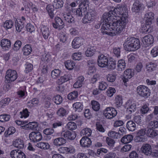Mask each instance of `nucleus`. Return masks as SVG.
Wrapping results in <instances>:
<instances>
[{"label": "nucleus", "mask_w": 158, "mask_h": 158, "mask_svg": "<svg viewBox=\"0 0 158 158\" xmlns=\"http://www.w3.org/2000/svg\"><path fill=\"white\" fill-rule=\"evenodd\" d=\"M38 99L36 98L33 99L28 102V105L30 104L31 106H37L39 103Z\"/></svg>", "instance_id": "e2e57ef3"}, {"label": "nucleus", "mask_w": 158, "mask_h": 158, "mask_svg": "<svg viewBox=\"0 0 158 158\" xmlns=\"http://www.w3.org/2000/svg\"><path fill=\"white\" fill-rule=\"evenodd\" d=\"M66 113V111L65 109L63 108H60L56 112L57 114L60 117H63L65 115Z\"/></svg>", "instance_id": "052dcab7"}, {"label": "nucleus", "mask_w": 158, "mask_h": 158, "mask_svg": "<svg viewBox=\"0 0 158 158\" xmlns=\"http://www.w3.org/2000/svg\"><path fill=\"white\" fill-rule=\"evenodd\" d=\"M96 50L95 46H91L88 48L85 51V54L87 56L91 57L94 54Z\"/></svg>", "instance_id": "c85d7f7f"}, {"label": "nucleus", "mask_w": 158, "mask_h": 158, "mask_svg": "<svg viewBox=\"0 0 158 158\" xmlns=\"http://www.w3.org/2000/svg\"><path fill=\"white\" fill-rule=\"evenodd\" d=\"M92 131L91 129L89 128H85L82 130L81 132V134L85 135V136L87 137L91 135Z\"/></svg>", "instance_id": "6e6d98bb"}, {"label": "nucleus", "mask_w": 158, "mask_h": 158, "mask_svg": "<svg viewBox=\"0 0 158 158\" xmlns=\"http://www.w3.org/2000/svg\"><path fill=\"white\" fill-rule=\"evenodd\" d=\"M156 64L152 62L148 63L146 64V69L148 72H152L155 70L156 67Z\"/></svg>", "instance_id": "7c9ffc66"}, {"label": "nucleus", "mask_w": 158, "mask_h": 158, "mask_svg": "<svg viewBox=\"0 0 158 158\" xmlns=\"http://www.w3.org/2000/svg\"><path fill=\"white\" fill-rule=\"evenodd\" d=\"M53 100L57 105L60 104L63 101L62 97L59 95L56 96L53 98Z\"/></svg>", "instance_id": "4d7b16f0"}, {"label": "nucleus", "mask_w": 158, "mask_h": 158, "mask_svg": "<svg viewBox=\"0 0 158 158\" xmlns=\"http://www.w3.org/2000/svg\"><path fill=\"white\" fill-rule=\"evenodd\" d=\"M51 59V57L49 54H44L42 55L41 58L40 64L45 67V65L47 64Z\"/></svg>", "instance_id": "b1692460"}, {"label": "nucleus", "mask_w": 158, "mask_h": 158, "mask_svg": "<svg viewBox=\"0 0 158 158\" xmlns=\"http://www.w3.org/2000/svg\"><path fill=\"white\" fill-rule=\"evenodd\" d=\"M108 135L109 136L114 139H119L121 136L119 133L115 131L109 132Z\"/></svg>", "instance_id": "ea45409f"}, {"label": "nucleus", "mask_w": 158, "mask_h": 158, "mask_svg": "<svg viewBox=\"0 0 158 158\" xmlns=\"http://www.w3.org/2000/svg\"><path fill=\"white\" fill-rule=\"evenodd\" d=\"M41 31L43 38L45 40L48 39L50 34L49 28L46 27H43L41 29Z\"/></svg>", "instance_id": "393cba45"}, {"label": "nucleus", "mask_w": 158, "mask_h": 158, "mask_svg": "<svg viewBox=\"0 0 158 158\" xmlns=\"http://www.w3.org/2000/svg\"><path fill=\"white\" fill-rule=\"evenodd\" d=\"M27 128H29L32 130H34L38 127V124L36 122H30L25 126Z\"/></svg>", "instance_id": "09e8293b"}, {"label": "nucleus", "mask_w": 158, "mask_h": 158, "mask_svg": "<svg viewBox=\"0 0 158 158\" xmlns=\"http://www.w3.org/2000/svg\"><path fill=\"white\" fill-rule=\"evenodd\" d=\"M52 26L55 29L60 30L64 27V24L62 19L58 17L55 18V22L52 23Z\"/></svg>", "instance_id": "1a4fd4ad"}, {"label": "nucleus", "mask_w": 158, "mask_h": 158, "mask_svg": "<svg viewBox=\"0 0 158 158\" xmlns=\"http://www.w3.org/2000/svg\"><path fill=\"white\" fill-rule=\"evenodd\" d=\"M126 126L127 129L130 131H133L136 128V125L135 123L132 120H130L127 122Z\"/></svg>", "instance_id": "bb28decb"}, {"label": "nucleus", "mask_w": 158, "mask_h": 158, "mask_svg": "<svg viewBox=\"0 0 158 158\" xmlns=\"http://www.w3.org/2000/svg\"><path fill=\"white\" fill-rule=\"evenodd\" d=\"M37 146L38 148L44 149H48L50 148V145L48 143L43 142L38 143Z\"/></svg>", "instance_id": "37998d69"}, {"label": "nucleus", "mask_w": 158, "mask_h": 158, "mask_svg": "<svg viewBox=\"0 0 158 158\" xmlns=\"http://www.w3.org/2000/svg\"><path fill=\"white\" fill-rule=\"evenodd\" d=\"M133 137L131 135H125L122 137L121 140V142L124 144L128 143L133 139Z\"/></svg>", "instance_id": "2f4dec72"}, {"label": "nucleus", "mask_w": 158, "mask_h": 158, "mask_svg": "<svg viewBox=\"0 0 158 158\" xmlns=\"http://www.w3.org/2000/svg\"><path fill=\"white\" fill-rule=\"evenodd\" d=\"M63 3L62 0H54L52 6L56 9H59L63 6Z\"/></svg>", "instance_id": "4c0bfd02"}, {"label": "nucleus", "mask_w": 158, "mask_h": 158, "mask_svg": "<svg viewBox=\"0 0 158 158\" xmlns=\"http://www.w3.org/2000/svg\"><path fill=\"white\" fill-rule=\"evenodd\" d=\"M151 24H149L148 23L146 22L145 24L142 26L141 28L142 32V33H146L149 32L151 31L150 29V25Z\"/></svg>", "instance_id": "79ce46f5"}, {"label": "nucleus", "mask_w": 158, "mask_h": 158, "mask_svg": "<svg viewBox=\"0 0 158 158\" xmlns=\"http://www.w3.org/2000/svg\"><path fill=\"white\" fill-rule=\"evenodd\" d=\"M12 158H26V156L23 152L18 149L12 150L10 153Z\"/></svg>", "instance_id": "4468645a"}, {"label": "nucleus", "mask_w": 158, "mask_h": 158, "mask_svg": "<svg viewBox=\"0 0 158 158\" xmlns=\"http://www.w3.org/2000/svg\"><path fill=\"white\" fill-rule=\"evenodd\" d=\"M60 71L58 69H55L51 72V76L54 79H56L60 76Z\"/></svg>", "instance_id": "603ef678"}, {"label": "nucleus", "mask_w": 158, "mask_h": 158, "mask_svg": "<svg viewBox=\"0 0 158 158\" xmlns=\"http://www.w3.org/2000/svg\"><path fill=\"white\" fill-rule=\"evenodd\" d=\"M127 107L126 113L128 114H131L134 112L136 110L135 104L130 100L128 101L126 103Z\"/></svg>", "instance_id": "dca6fc26"}, {"label": "nucleus", "mask_w": 158, "mask_h": 158, "mask_svg": "<svg viewBox=\"0 0 158 158\" xmlns=\"http://www.w3.org/2000/svg\"><path fill=\"white\" fill-rule=\"evenodd\" d=\"M125 50L128 51H134L139 49L140 44L139 40L134 37H128L123 44Z\"/></svg>", "instance_id": "7ed1b4c3"}, {"label": "nucleus", "mask_w": 158, "mask_h": 158, "mask_svg": "<svg viewBox=\"0 0 158 158\" xmlns=\"http://www.w3.org/2000/svg\"><path fill=\"white\" fill-rule=\"evenodd\" d=\"M84 39L81 37H76L73 39L72 42V46L74 48H79L82 44Z\"/></svg>", "instance_id": "a211bd4d"}, {"label": "nucleus", "mask_w": 158, "mask_h": 158, "mask_svg": "<svg viewBox=\"0 0 158 158\" xmlns=\"http://www.w3.org/2000/svg\"><path fill=\"white\" fill-rule=\"evenodd\" d=\"M13 145L15 147L20 149L24 147L23 141L20 139H16L13 141Z\"/></svg>", "instance_id": "a878e982"}, {"label": "nucleus", "mask_w": 158, "mask_h": 158, "mask_svg": "<svg viewBox=\"0 0 158 158\" xmlns=\"http://www.w3.org/2000/svg\"><path fill=\"white\" fill-rule=\"evenodd\" d=\"M147 136L152 139L156 138L158 136V130L148 128L146 131Z\"/></svg>", "instance_id": "6ab92c4d"}, {"label": "nucleus", "mask_w": 158, "mask_h": 158, "mask_svg": "<svg viewBox=\"0 0 158 158\" xmlns=\"http://www.w3.org/2000/svg\"><path fill=\"white\" fill-rule=\"evenodd\" d=\"M13 25V23L11 20H7L3 25L4 27L6 30L11 28Z\"/></svg>", "instance_id": "3c124183"}, {"label": "nucleus", "mask_w": 158, "mask_h": 158, "mask_svg": "<svg viewBox=\"0 0 158 158\" xmlns=\"http://www.w3.org/2000/svg\"><path fill=\"white\" fill-rule=\"evenodd\" d=\"M116 62L113 59H110L108 61L107 65V68L110 69H114L116 67Z\"/></svg>", "instance_id": "e433bc0d"}, {"label": "nucleus", "mask_w": 158, "mask_h": 158, "mask_svg": "<svg viewBox=\"0 0 158 158\" xmlns=\"http://www.w3.org/2000/svg\"><path fill=\"white\" fill-rule=\"evenodd\" d=\"M86 15L85 14V16L83 19V23H90V21H93L94 18V17L92 16L90 14L86 12Z\"/></svg>", "instance_id": "72a5a7b5"}, {"label": "nucleus", "mask_w": 158, "mask_h": 158, "mask_svg": "<svg viewBox=\"0 0 158 158\" xmlns=\"http://www.w3.org/2000/svg\"><path fill=\"white\" fill-rule=\"evenodd\" d=\"M91 105L92 109L95 111H97L100 109V104L97 101H92L91 102Z\"/></svg>", "instance_id": "49530a36"}, {"label": "nucleus", "mask_w": 158, "mask_h": 158, "mask_svg": "<svg viewBox=\"0 0 158 158\" xmlns=\"http://www.w3.org/2000/svg\"><path fill=\"white\" fill-rule=\"evenodd\" d=\"M154 14L150 12L145 14L144 19L146 20V22L148 23L149 24H151L152 20L154 19Z\"/></svg>", "instance_id": "cd10ccee"}, {"label": "nucleus", "mask_w": 158, "mask_h": 158, "mask_svg": "<svg viewBox=\"0 0 158 158\" xmlns=\"http://www.w3.org/2000/svg\"><path fill=\"white\" fill-rule=\"evenodd\" d=\"M1 44L3 49L7 50L10 48L11 43L10 40L3 39L1 41Z\"/></svg>", "instance_id": "4be33fe9"}, {"label": "nucleus", "mask_w": 158, "mask_h": 158, "mask_svg": "<svg viewBox=\"0 0 158 158\" xmlns=\"http://www.w3.org/2000/svg\"><path fill=\"white\" fill-rule=\"evenodd\" d=\"M148 126L150 128L155 129L158 127V121L156 120L152 121L149 122Z\"/></svg>", "instance_id": "bf43d9fd"}, {"label": "nucleus", "mask_w": 158, "mask_h": 158, "mask_svg": "<svg viewBox=\"0 0 158 158\" xmlns=\"http://www.w3.org/2000/svg\"><path fill=\"white\" fill-rule=\"evenodd\" d=\"M84 78L83 76H80L78 78L77 80L74 83L73 87L74 88H77L82 86L83 84Z\"/></svg>", "instance_id": "c756f323"}, {"label": "nucleus", "mask_w": 158, "mask_h": 158, "mask_svg": "<svg viewBox=\"0 0 158 158\" xmlns=\"http://www.w3.org/2000/svg\"><path fill=\"white\" fill-rule=\"evenodd\" d=\"M66 142V139L61 137L55 139L53 143L55 146L59 147L65 144Z\"/></svg>", "instance_id": "5701e85b"}, {"label": "nucleus", "mask_w": 158, "mask_h": 158, "mask_svg": "<svg viewBox=\"0 0 158 158\" xmlns=\"http://www.w3.org/2000/svg\"><path fill=\"white\" fill-rule=\"evenodd\" d=\"M144 9L143 4L138 1H136L133 5L131 10L133 12L135 13L140 12Z\"/></svg>", "instance_id": "9b49d317"}, {"label": "nucleus", "mask_w": 158, "mask_h": 158, "mask_svg": "<svg viewBox=\"0 0 158 158\" xmlns=\"http://www.w3.org/2000/svg\"><path fill=\"white\" fill-rule=\"evenodd\" d=\"M108 60L107 57L103 54L98 56V64L100 67L104 68L107 66Z\"/></svg>", "instance_id": "9d476101"}, {"label": "nucleus", "mask_w": 158, "mask_h": 158, "mask_svg": "<svg viewBox=\"0 0 158 158\" xmlns=\"http://www.w3.org/2000/svg\"><path fill=\"white\" fill-rule=\"evenodd\" d=\"M89 8V5L85 4V5L79 4V8L77 9L74 12L77 16L82 17L85 15L87 10Z\"/></svg>", "instance_id": "0eeeda50"}, {"label": "nucleus", "mask_w": 158, "mask_h": 158, "mask_svg": "<svg viewBox=\"0 0 158 158\" xmlns=\"http://www.w3.org/2000/svg\"><path fill=\"white\" fill-rule=\"evenodd\" d=\"M58 150L60 152L62 153H73L75 152V149L72 146H69L68 147H61L59 148Z\"/></svg>", "instance_id": "aec40b11"}, {"label": "nucleus", "mask_w": 158, "mask_h": 158, "mask_svg": "<svg viewBox=\"0 0 158 158\" xmlns=\"http://www.w3.org/2000/svg\"><path fill=\"white\" fill-rule=\"evenodd\" d=\"M118 71H123L124 70L126 67V63L123 60H120L118 62Z\"/></svg>", "instance_id": "473e14b6"}, {"label": "nucleus", "mask_w": 158, "mask_h": 158, "mask_svg": "<svg viewBox=\"0 0 158 158\" xmlns=\"http://www.w3.org/2000/svg\"><path fill=\"white\" fill-rule=\"evenodd\" d=\"M137 94L140 97L146 98L150 95V90L146 86L141 85L137 87L136 89Z\"/></svg>", "instance_id": "20e7f679"}, {"label": "nucleus", "mask_w": 158, "mask_h": 158, "mask_svg": "<svg viewBox=\"0 0 158 158\" xmlns=\"http://www.w3.org/2000/svg\"><path fill=\"white\" fill-rule=\"evenodd\" d=\"M52 6L48 5L46 7V9L48 13V14L51 19H52L54 15V13L53 12V9L52 8Z\"/></svg>", "instance_id": "13d9d810"}, {"label": "nucleus", "mask_w": 158, "mask_h": 158, "mask_svg": "<svg viewBox=\"0 0 158 158\" xmlns=\"http://www.w3.org/2000/svg\"><path fill=\"white\" fill-rule=\"evenodd\" d=\"M142 40L146 47L150 45L154 42L153 37L151 35L145 36L142 39Z\"/></svg>", "instance_id": "2eb2a0df"}, {"label": "nucleus", "mask_w": 158, "mask_h": 158, "mask_svg": "<svg viewBox=\"0 0 158 158\" xmlns=\"http://www.w3.org/2000/svg\"><path fill=\"white\" fill-rule=\"evenodd\" d=\"M128 10L126 5H121L118 6L117 8H114L108 12H105L102 15V20L107 19V20H110L113 19L114 16L115 17L121 15L120 18L124 17L127 19Z\"/></svg>", "instance_id": "f03ea898"}, {"label": "nucleus", "mask_w": 158, "mask_h": 158, "mask_svg": "<svg viewBox=\"0 0 158 158\" xmlns=\"http://www.w3.org/2000/svg\"><path fill=\"white\" fill-rule=\"evenodd\" d=\"M149 110V108L147 105H145L143 106L140 109V113L142 114H145L148 112Z\"/></svg>", "instance_id": "774afa93"}, {"label": "nucleus", "mask_w": 158, "mask_h": 158, "mask_svg": "<svg viewBox=\"0 0 158 158\" xmlns=\"http://www.w3.org/2000/svg\"><path fill=\"white\" fill-rule=\"evenodd\" d=\"M65 64L66 68L70 70L73 69V66L75 65L74 63L70 60H67L65 63Z\"/></svg>", "instance_id": "de8ad7c7"}, {"label": "nucleus", "mask_w": 158, "mask_h": 158, "mask_svg": "<svg viewBox=\"0 0 158 158\" xmlns=\"http://www.w3.org/2000/svg\"><path fill=\"white\" fill-rule=\"evenodd\" d=\"M24 22L22 21L15 22V27L16 30L19 32L21 31V29L24 27Z\"/></svg>", "instance_id": "c03bdc74"}, {"label": "nucleus", "mask_w": 158, "mask_h": 158, "mask_svg": "<svg viewBox=\"0 0 158 158\" xmlns=\"http://www.w3.org/2000/svg\"><path fill=\"white\" fill-rule=\"evenodd\" d=\"M73 107L75 109V110H78L79 112L81 111L83 108L82 104L80 102H76L73 104Z\"/></svg>", "instance_id": "8fccbe9b"}, {"label": "nucleus", "mask_w": 158, "mask_h": 158, "mask_svg": "<svg viewBox=\"0 0 158 158\" xmlns=\"http://www.w3.org/2000/svg\"><path fill=\"white\" fill-rule=\"evenodd\" d=\"M117 112L113 107H109L106 108L103 111V114L107 119H111L116 116Z\"/></svg>", "instance_id": "423d86ee"}, {"label": "nucleus", "mask_w": 158, "mask_h": 158, "mask_svg": "<svg viewBox=\"0 0 158 158\" xmlns=\"http://www.w3.org/2000/svg\"><path fill=\"white\" fill-rule=\"evenodd\" d=\"M78 92L76 91L72 92L68 94V98L70 100H72L76 98L78 96Z\"/></svg>", "instance_id": "a18cd8bd"}, {"label": "nucleus", "mask_w": 158, "mask_h": 158, "mask_svg": "<svg viewBox=\"0 0 158 158\" xmlns=\"http://www.w3.org/2000/svg\"><path fill=\"white\" fill-rule=\"evenodd\" d=\"M64 20L68 23H74V18L69 13L64 15Z\"/></svg>", "instance_id": "58836bf2"}, {"label": "nucleus", "mask_w": 158, "mask_h": 158, "mask_svg": "<svg viewBox=\"0 0 158 158\" xmlns=\"http://www.w3.org/2000/svg\"><path fill=\"white\" fill-rule=\"evenodd\" d=\"M101 20V23L106 20V24H103L102 26L101 31L103 34H106L112 36L120 34L124 28V27L127 23V20L124 17L120 18L118 20L113 19L107 20V19Z\"/></svg>", "instance_id": "f257e3e1"}, {"label": "nucleus", "mask_w": 158, "mask_h": 158, "mask_svg": "<svg viewBox=\"0 0 158 158\" xmlns=\"http://www.w3.org/2000/svg\"><path fill=\"white\" fill-rule=\"evenodd\" d=\"M72 58L74 60H80L81 58V53L77 52L73 53L72 55Z\"/></svg>", "instance_id": "680f3d73"}, {"label": "nucleus", "mask_w": 158, "mask_h": 158, "mask_svg": "<svg viewBox=\"0 0 158 158\" xmlns=\"http://www.w3.org/2000/svg\"><path fill=\"white\" fill-rule=\"evenodd\" d=\"M10 116L9 115L3 114L0 115V121L4 122L8 121L9 120Z\"/></svg>", "instance_id": "5fc2aeb1"}, {"label": "nucleus", "mask_w": 158, "mask_h": 158, "mask_svg": "<svg viewBox=\"0 0 158 158\" xmlns=\"http://www.w3.org/2000/svg\"><path fill=\"white\" fill-rule=\"evenodd\" d=\"M61 136L67 139L73 140L75 138L76 134L74 132L65 130L61 132Z\"/></svg>", "instance_id": "f8f14e48"}, {"label": "nucleus", "mask_w": 158, "mask_h": 158, "mask_svg": "<svg viewBox=\"0 0 158 158\" xmlns=\"http://www.w3.org/2000/svg\"><path fill=\"white\" fill-rule=\"evenodd\" d=\"M70 76L68 74H64L63 76H61L60 78L59 79L56 81L57 83L63 84L67 81L70 79Z\"/></svg>", "instance_id": "f704fd0d"}, {"label": "nucleus", "mask_w": 158, "mask_h": 158, "mask_svg": "<svg viewBox=\"0 0 158 158\" xmlns=\"http://www.w3.org/2000/svg\"><path fill=\"white\" fill-rule=\"evenodd\" d=\"M116 75L115 73H114V74H108L106 76V79L107 80L110 82H113L116 79Z\"/></svg>", "instance_id": "864d4df0"}, {"label": "nucleus", "mask_w": 158, "mask_h": 158, "mask_svg": "<svg viewBox=\"0 0 158 158\" xmlns=\"http://www.w3.org/2000/svg\"><path fill=\"white\" fill-rule=\"evenodd\" d=\"M151 54L153 57H156L158 56V47L153 48L151 52Z\"/></svg>", "instance_id": "0e129e2a"}, {"label": "nucleus", "mask_w": 158, "mask_h": 158, "mask_svg": "<svg viewBox=\"0 0 158 158\" xmlns=\"http://www.w3.org/2000/svg\"><path fill=\"white\" fill-rule=\"evenodd\" d=\"M6 81L7 83L15 81L17 78V74L16 71L9 69L7 71L5 76Z\"/></svg>", "instance_id": "39448f33"}, {"label": "nucleus", "mask_w": 158, "mask_h": 158, "mask_svg": "<svg viewBox=\"0 0 158 158\" xmlns=\"http://www.w3.org/2000/svg\"><path fill=\"white\" fill-rule=\"evenodd\" d=\"M141 150L145 155L148 156L150 155L152 153V146L149 144H144L141 147Z\"/></svg>", "instance_id": "f3484780"}, {"label": "nucleus", "mask_w": 158, "mask_h": 158, "mask_svg": "<svg viewBox=\"0 0 158 158\" xmlns=\"http://www.w3.org/2000/svg\"><path fill=\"white\" fill-rule=\"evenodd\" d=\"M67 127L69 130H73L76 128L77 126L74 123L70 122L68 123Z\"/></svg>", "instance_id": "69168bd1"}, {"label": "nucleus", "mask_w": 158, "mask_h": 158, "mask_svg": "<svg viewBox=\"0 0 158 158\" xmlns=\"http://www.w3.org/2000/svg\"><path fill=\"white\" fill-rule=\"evenodd\" d=\"M134 70L131 69H127L124 71L123 77V81L126 83L128 80L131 78L134 75Z\"/></svg>", "instance_id": "ddd939ff"}, {"label": "nucleus", "mask_w": 158, "mask_h": 158, "mask_svg": "<svg viewBox=\"0 0 158 158\" xmlns=\"http://www.w3.org/2000/svg\"><path fill=\"white\" fill-rule=\"evenodd\" d=\"M32 48L31 45L29 44H27L23 48V51L24 55H28L32 52Z\"/></svg>", "instance_id": "c9c22d12"}, {"label": "nucleus", "mask_w": 158, "mask_h": 158, "mask_svg": "<svg viewBox=\"0 0 158 158\" xmlns=\"http://www.w3.org/2000/svg\"><path fill=\"white\" fill-rule=\"evenodd\" d=\"M106 141L107 144L110 147L114 146L115 143L114 140L111 138L107 137L106 139Z\"/></svg>", "instance_id": "338daca9"}, {"label": "nucleus", "mask_w": 158, "mask_h": 158, "mask_svg": "<svg viewBox=\"0 0 158 158\" xmlns=\"http://www.w3.org/2000/svg\"><path fill=\"white\" fill-rule=\"evenodd\" d=\"M29 137L30 140L34 142L40 141L43 138L41 134L38 131L31 132L29 135Z\"/></svg>", "instance_id": "6e6552de"}, {"label": "nucleus", "mask_w": 158, "mask_h": 158, "mask_svg": "<svg viewBox=\"0 0 158 158\" xmlns=\"http://www.w3.org/2000/svg\"><path fill=\"white\" fill-rule=\"evenodd\" d=\"M80 143L83 147H88L91 145V141L87 137L84 136L80 140Z\"/></svg>", "instance_id": "412c9836"}, {"label": "nucleus", "mask_w": 158, "mask_h": 158, "mask_svg": "<svg viewBox=\"0 0 158 158\" xmlns=\"http://www.w3.org/2000/svg\"><path fill=\"white\" fill-rule=\"evenodd\" d=\"M115 103L117 107H120L122 106L123 103V100L121 96L119 95L116 96L115 97Z\"/></svg>", "instance_id": "a19ab883"}]
</instances>
